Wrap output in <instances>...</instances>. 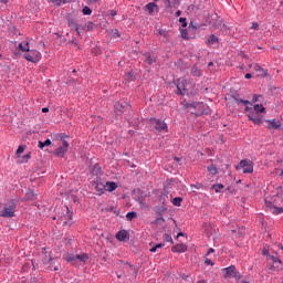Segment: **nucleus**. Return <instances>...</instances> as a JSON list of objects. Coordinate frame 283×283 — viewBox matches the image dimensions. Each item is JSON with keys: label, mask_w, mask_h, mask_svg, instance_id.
Segmentation results:
<instances>
[{"label": "nucleus", "mask_w": 283, "mask_h": 283, "mask_svg": "<svg viewBox=\"0 0 283 283\" xmlns=\"http://www.w3.org/2000/svg\"><path fill=\"white\" fill-rule=\"evenodd\" d=\"M218 41V36H216V34H211L207 40V45H214Z\"/></svg>", "instance_id": "24"}, {"label": "nucleus", "mask_w": 283, "mask_h": 283, "mask_svg": "<svg viewBox=\"0 0 283 283\" xmlns=\"http://www.w3.org/2000/svg\"><path fill=\"white\" fill-rule=\"evenodd\" d=\"M28 53L24 54V59L30 61L31 63H39L41 61V52L36 50L27 51Z\"/></svg>", "instance_id": "6"}, {"label": "nucleus", "mask_w": 283, "mask_h": 283, "mask_svg": "<svg viewBox=\"0 0 283 283\" xmlns=\"http://www.w3.org/2000/svg\"><path fill=\"white\" fill-rule=\"evenodd\" d=\"M208 171H209V174H211L212 176H217V174H218V168L216 167V165H210L209 167H208Z\"/></svg>", "instance_id": "29"}, {"label": "nucleus", "mask_w": 283, "mask_h": 283, "mask_svg": "<svg viewBox=\"0 0 283 283\" xmlns=\"http://www.w3.org/2000/svg\"><path fill=\"white\" fill-rule=\"evenodd\" d=\"M19 49L21 50V52H30V42H25L24 45L23 43H20Z\"/></svg>", "instance_id": "27"}, {"label": "nucleus", "mask_w": 283, "mask_h": 283, "mask_svg": "<svg viewBox=\"0 0 283 283\" xmlns=\"http://www.w3.org/2000/svg\"><path fill=\"white\" fill-rule=\"evenodd\" d=\"M192 76H202V71H200L198 67L193 66L191 70Z\"/></svg>", "instance_id": "30"}, {"label": "nucleus", "mask_w": 283, "mask_h": 283, "mask_svg": "<svg viewBox=\"0 0 283 283\" xmlns=\"http://www.w3.org/2000/svg\"><path fill=\"white\" fill-rule=\"evenodd\" d=\"M212 189L216 191V193H220L222 191V189H224V185L216 184L212 186Z\"/></svg>", "instance_id": "28"}, {"label": "nucleus", "mask_w": 283, "mask_h": 283, "mask_svg": "<svg viewBox=\"0 0 283 283\" xmlns=\"http://www.w3.org/2000/svg\"><path fill=\"white\" fill-rule=\"evenodd\" d=\"M111 17H116V11L112 10L111 11Z\"/></svg>", "instance_id": "56"}, {"label": "nucleus", "mask_w": 283, "mask_h": 283, "mask_svg": "<svg viewBox=\"0 0 283 283\" xmlns=\"http://www.w3.org/2000/svg\"><path fill=\"white\" fill-rule=\"evenodd\" d=\"M202 184L191 185V188L193 189H202Z\"/></svg>", "instance_id": "43"}, {"label": "nucleus", "mask_w": 283, "mask_h": 283, "mask_svg": "<svg viewBox=\"0 0 283 283\" xmlns=\"http://www.w3.org/2000/svg\"><path fill=\"white\" fill-rule=\"evenodd\" d=\"M180 14H182V11H181V10H178V11L175 13V17H180Z\"/></svg>", "instance_id": "53"}, {"label": "nucleus", "mask_w": 283, "mask_h": 283, "mask_svg": "<svg viewBox=\"0 0 283 283\" xmlns=\"http://www.w3.org/2000/svg\"><path fill=\"white\" fill-rule=\"evenodd\" d=\"M235 273V265H230L229 268L226 269V276L231 277Z\"/></svg>", "instance_id": "26"}, {"label": "nucleus", "mask_w": 283, "mask_h": 283, "mask_svg": "<svg viewBox=\"0 0 283 283\" xmlns=\"http://www.w3.org/2000/svg\"><path fill=\"white\" fill-rule=\"evenodd\" d=\"M188 247L185 243H178L171 248L172 253H186Z\"/></svg>", "instance_id": "11"}, {"label": "nucleus", "mask_w": 283, "mask_h": 283, "mask_svg": "<svg viewBox=\"0 0 283 283\" xmlns=\"http://www.w3.org/2000/svg\"><path fill=\"white\" fill-rule=\"evenodd\" d=\"M182 203V198L180 197H176L174 200H172V205L175 207H180V205Z\"/></svg>", "instance_id": "33"}, {"label": "nucleus", "mask_w": 283, "mask_h": 283, "mask_svg": "<svg viewBox=\"0 0 283 283\" xmlns=\"http://www.w3.org/2000/svg\"><path fill=\"white\" fill-rule=\"evenodd\" d=\"M23 151H25V146L20 145V146L18 147L15 154H17V156L19 157V156H21V154H23Z\"/></svg>", "instance_id": "35"}, {"label": "nucleus", "mask_w": 283, "mask_h": 283, "mask_svg": "<svg viewBox=\"0 0 283 283\" xmlns=\"http://www.w3.org/2000/svg\"><path fill=\"white\" fill-rule=\"evenodd\" d=\"M166 8H178L180 0H164Z\"/></svg>", "instance_id": "18"}, {"label": "nucleus", "mask_w": 283, "mask_h": 283, "mask_svg": "<svg viewBox=\"0 0 283 283\" xmlns=\"http://www.w3.org/2000/svg\"><path fill=\"white\" fill-rule=\"evenodd\" d=\"M179 23H181L184 28H187V18H180Z\"/></svg>", "instance_id": "41"}, {"label": "nucleus", "mask_w": 283, "mask_h": 283, "mask_svg": "<svg viewBox=\"0 0 283 283\" xmlns=\"http://www.w3.org/2000/svg\"><path fill=\"white\" fill-rule=\"evenodd\" d=\"M66 262H74L76 260V256L67 254L65 258Z\"/></svg>", "instance_id": "40"}, {"label": "nucleus", "mask_w": 283, "mask_h": 283, "mask_svg": "<svg viewBox=\"0 0 283 283\" xmlns=\"http://www.w3.org/2000/svg\"><path fill=\"white\" fill-rule=\"evenodd\" d=\"M122 275H123V273H120V274L117 273V277H122Z\"/></svg>", "instance_id": "63"}, {"label": "nucleus", "mask_w": 283, "mask_h": 283, "mask_svg": "<svg viewBox=\"0 0 283 283\" xmlns=\"http://www.w3.org/2000/svg\"><path fill=\"white\" fill-rule=\"evenodd\" d=\"M67 23H69V28H71V30H74L75 32H77V35L81 36V30H78V23H76V20L70 18L67 20Z\"/></svg>", "instance_id": "13"}, {"label": "nucleus", "mask_w": 283, "mask_h": 283, "mask_svg": "<svg viewBox=\"0 0 283 283\" xmlns=\"http://www.w3.org/2000/svg\"><path fill=\"white\" fill-rule=\"evenodd\" d=\"M253 67L255 72H259V76H261L262 78H265V76H269V73L266 72V70L260 66V64H254Z\"/></svg>", "instance_id": "15"}, {"label": "nucleus", "mask_w": 283, "mask_h": 283, "mask_svg": "<svg viewBox=\"0 0 283 283\" xmlns=\"http://www.w3.org/2000/svg\"><path fill=\"white\" fill-rule=\"evenodd\" d=\"M259 98H260V96H259V95H254V96H253V99H252V101H253V103H258Z\"/></svg>", "instance_id": "50"}, {"label": "nucleus", "mask_w": 283, "mask_h": 283, "mask_svg": "<svg viewBox=\"0 0 283 283\" xmlns=\"http://www.w3.org/2000/svg\"><path fill=\"white\" fill-rule=\"evenodd\" d=\"M254 114H262L264 112H266V108L262 105V104H255L254 105Z\"/></svg>", "instance_id": "20"}, {"label": "nucleus", "mask_w": 283, "mask_h": 283, "mask_svg": "<svg viewBox=\"0 0 283 283\" xmlns=\"http://www.w3.org/2000/svg\"><path fill=\"white\" fill-rule=\"evenodd\" d=\"M65 138H70V136L65 134L55 135V140H62L63 145L54 150V155L59 158H63L65 154H67V149H70V143L65 140Z\"/></svg>", "instance_id": "1"}, {"label": "nucleus", "mask_w": 283, "mask_h": 283, "mask_svg": "<svg viewBox=\"0 0 283 283\" xmlns=\"http://www.w3.org/2000/svg\"><path fill=\"white\" fill-rule=\"evenodd\" d=\"M279 249H281V251H283V245H282V244H279Z\"/></svg>", "instance_id": "61"}, {"label": "nucleus", "mask_w": 283, "mask_h": 283, "mask_svg": "<svg viewBox=\"0 0 283 283\" xmlns=\"http://www.w3.org/2000/svg\"><path fill=\"white\" fill-rule=\"evenodd\" d=\"M99 0H88V3H98Z\"/></svg>", "instance_id": "55"}, {"label": "nucleus", "mask_w": 283, "mask_h": 283, "mask_svg": "<svg viewBox=\"0 0 283 283\" xmlns=\"http://www.w3.org/2000/svg\"><path fill=\"white\" fill-rule=\"evenodd\" d=\"M251 109H253V108L245 106V112H251Z\"/></svg>", "instance_id": "59"}, {"label": "nucleus", "mask_w": 283, "mask_h": 283, "mask_svg": "<svg viewBox=\"0 0 283 283\" xmlns=\"http://www.w3.org/2000/svg\"><path fill=\"white\" fill-rule=\"evenodd\" d=\"M205 263L208 264V266H213V261H211V259H206Z\"/></svg>", "instance_id": "44"}, {"label": "nucleus", "mask_w": 283, "mask_h": 283, "mask_svg": "<svg viewBox=\"0 0 283 283\" xmlns=\"http://www.w3.org/2000/svg\"><path fill=\"white\" fill-rule=\"evenodd\" d=\"M252 30H260V24L258 22H253Z\"/></svg>", "instance_id": "42"}, {"label": "nucleus", "mask_w": 283, "mask_h": 283, "mask_svg": "<svg viewBox=\"0 0 283 283\" xmlns=\"http://www.w3.org/2000/svg\"><path fill=\"white\" fill-rule=\"evenodd\" d=\"M244 78H253V75L251 74V73H247L245 75H244Z\"/></svg>", "instance_id": "49"}, {"label": "nucleus", "mask_w": 283, "mask_h": 283, "mask_svg": "<svg viewBox=\"0 0 283 283\" xmlns=\"http://www.w3.org/2000/svg\"><path fill=\"white\" fill-rule=\"evenodd\" d=\"M266 123H269L268 128L270 129H280L282 127V123L276 119H268Z\"/></svg>", "instance_id": "14"}, {"label": "nucleus", "mask_w": 283, "mask_h": 283, "mask_svg": "<svg viewBox=\"0 0 283 283\" xmlns=\"http://www.w3.org/2000/svg\"><path fill=\"white\" fill-rule=\"evenodd\" d=\"M163 247H165L163 243H158L157 245L150 249V252L156 253V251H158V249H163Z\"/></svg>", "instance_id": "36"}, {"label": "nucleus", "mask_w": 283, "mask_h": 283, "mask_svg": "<svg viewBox=\"0 0 283 283\" xmlns=\"http://www.w3.org/2000/svg\"><path fill=\"white\" fill-rule=\"evenodd\" d=\"M95 169L97 170V174H98L99 176H103V170L101 169V167L95 166Z\"/></svg>", "instance_id": "47"}, {"label": "nucleus", "mask_w": 283, "mask_h": 283, "mask_svg": "<svg viewBox=\"0 0 283 283\" xmlns=\"http://www.w3.org/2000/svg\"><path fill=\"white\" fill-rule=\"evenodd\" d=\"M50 145H52V140L46 139L45 142H39L38 147L39 149H43L45 147H50Z\"/></svg>", "instance_id": "25"}, {"label": "nucleus", "mask_w": 283, "mask_h": 283, "mask_svg": "<svg viewBox=\"0 0 283 283\" xmlns=\"http://www.w3.org/2000/svg\"><path fill=\"white\" fill-rule=\"evenodd\" d=\"M54 261V259L52 256H49L48 260H44V264H50L49 269L51 271H59V265H55L53 269H52V262Z\"/></svg>", "instance_id": "21"}, {"label": "nucleus", "mask_w": 283, "mask_h": 283, "mask_svg": "<svg viewBox=\"0 0 283 283\" xmlns=\"http://www.w3.org/2000/svg\"><path fill=\"white\" fill-rule=\"evenodd\" d=\"M238 171H243V174H253V161L250 159H243L235 167Z\"/></svg>", "instance_id": "5"}, {"label": "nucleus", "mask_w": 283, "mask_h": 283, "mask_svg": "<svg viewBox=\"0 0 283 283\" xmlns=\"http://www.w3.org/2000/svg\"><path fill=\"white\" fill-rule=\"evenodd\" d=\"M265 209L273 216H280L283 213V207H277L269 201H265Z\"/></svg>", "instance_id": "8"}, {"label": "nucleus", "mask_w": 283, "mask_h": 283, "mask_svg": "<svg viewBox=\"0 0 283 283\" xmlns=\"http://www.w3.org/2000/svg\"><path fill=\"white\" fill-rule=\"evenodd\" d=\"M269 263V271L273 272V271H282L283 270V263L282 260H280V256H277V254L275 255H269V258L266 259Z\"/></svg>", "instance_id": "2"}, {"label": "nucleus", "mask_w": 283, "mask_h": 283, "mask_svg": "<svg viewBox=\"0 0 283 283\" xmlns=\"http://www.w3.org/2000/svg\"><path fill=\"white\" fill-rule=\"evenodd\" d=\"M105 191H116L118 189V185L114 181H107L105 185Z\"/></svg>", "instance_id": "17"}, {"label": "nucleus", "mask_w": 283, "mask_h": 283, "mask_svg": "<svg viewBox=\"0 0 283 283\" xmlns=\"http://www.w3.org/2000/svg\"><path fill=\"white\" fill-rule=\"evenodd\" d=\"M56 3L60 4V3H61V0H56Z\"/></svg>", "instance_id": "64"}, {"label": "nucleus", "mask_w": 283, "mask_h": 283, "mask_svg": "<svg viewBox=\"0 0 283 283\" xmlns=\"http://www.w3.org/2000/svg\"><path fill=\"white\" fill-rule=\"evenodd\" d=\"M190 85H191V82L189 80H177L176 81L177 94H179L180 96H185V94L189 92Z\"/></svg>", "instance_id": "4"}, {"label": "nucleus", "mask_w": 283, "mask_h": 283, "mask_svg": "<svg viewBox=\"0 0 283 283\" xmlns=\"http://www.w3.org/2000/svg\"><path fill=\"white\" fill-rule=\"evenodd\" d=\"M48 112H50V108H48V107H43V108H42V113H43V114H48Z\"/></svg>", "instance_id": "51"}, {"label": "nucleus", "mask_w": 283, "mask_h": 283, "mask_svg": "<svg viewBox=\"0 0 283 283\" xmlns=\"http://www.w3.org/2000/svg\"><path fill=\"white\" fill-rule=\"evenodd\" d=\"M93 187L96 190L97 196H103L105 193V185L103 182L94 181Z\"/></svg>", "instance_id": "9"}, {"label": "nucleus", "mask_w": 283, "mask_h": 283, "mask_svg": "<svg viewBox=\"0 0 283 283\" xmlns=\"http://www.w3.org/2000/svg\"><path fill=\"white\" fill-rule=\"evenodd\" d=\"M262 253H263V255H266L268 259H269V255H271V254H269V249H266V248H264V249L262 250Z\"/></svg>", "instance_id": "46"}, {"label": "nucleus", "mask_w": 283, "mask_h": 283, "mask_svg": "<svg viewBox=\"0 0 283 283\" xmlns=\"http://www.w3.org/2000/svg\"><path fill=\"white\" fill-rule=\"evenodd\" d=\"M114 34H115V36H117V38H120V32H118V30H116Z\"/></svg>", "instance_id": "54"}, {"label": "nucleus", "mask_w": 283, "mask_h": 283, "mask_svg": "<svg viewBox=\"0 0 283 283\" xmlns=\"http://www.w3.org/2000/svg\"><path fill=\"white\" fill-rule=\"evenodd\" d=\"M237 101V103H243V105H249V101H247V99H235Z\"/></svg>", "instance_id": "45"}, {"label": "nucleus", "mask_w": 283, "mask_h": 283, "mask_svg": "<svg viewBox=\"0 0 283 283\" xmlns=\"http://www.w3.org/2000/svg\"><path fill=\"white\" fill-rule=\"evenodd\" d=\"M67 218H69V220H72V212L67 213Z\"/></svg>", "instance_id": "58"}, {"label": "nucleus", "mask_w": 283, "mask_h": 283, "mask_svg": "<svg viewBox=\"0 0 283 283\" xmlns=\"http://www.w3.org/2000/svg\"><path fill=\"white\" fill-rule=\"evenodd\" d=\"M129 269L130 271H134V265H132V264H128V265H125V269Z\"/></svg>", "instance_id": "52"}, {"label": "nucleus", "mask_w": 283, "mask_h": 283, "mask_svg": "<svg viewBox=\"0 0 283 283\" xmlns=\"http://www.w3.org/2000/svg\"><path fill=\"white\" fill-rule=\"evenodd\" d=\"M248 118L249 120H252L254 125H262V117L258 116L255 113H249Z\"/></svg>", "instance_id": "12"}, {"label": "nucleus", "mask_w": 283, "mask_h": 283, "mask_svg": "<svg viewBox=\"0 0 283 283\" xmlns=\"http://www.w3.org/2000/svg\"><path fill=\"white\" fill-rule=\"evenodd\" d=\"M154 120H155V129H157V132H168L167 123L160 119H154Z\"/></svg>", "instance_id": "10"}, {"label": "nucleus", "mask_w": 283, "mask_h": 283, "mask_svg": "<svg viewBox=\"0 0 283 283\" xmlns=\"http://www.w3.org/2000/svg\"><path fill=\"white\" fill-rule=\"evenodd\" d=\"M180 33H181V36H182L184 39H189L187 29H181V30H180Z\"/></svg>", "instance_id": "39"}, {"label": "nucleus", "mask_w": 283, "mask_h": 283, "mask_svg": "<svg viewBox=\"0 0 283 283\" xmlns=\"http://www.w3.org/2000/svg\"><path fill=\"white\" fill-rule=\"evenodd\" d=\"M146 10H148L149 14H154V10H158V6H156L154 2H149L146 4Z\"/></svg>", "instance_id": "22"}, {"label": "nucleus", "mask_w": 283, "mask_h": 283, "mask_svg": "<svg viewBox=\"0 0 283 283\" xmlns=\"http://www.w3.org/2000/svg\"><path fill=\"white\" fill-rule=\"evenodd\" d=\"M129 107V103L125 101L116 102L114 105L115 114H117V116H123V114H125Z\"/></svg>", "instance_id": "7"}, {"label": "nucleus", "mask_w": 283, "mask_h": 283, "mask_svg": "<svg viewBox=\"0 0 283 283\" xmlns=\"http://www.w3.org/2000/svg\"><path fill=\"white\" fill-rule=\"evenodd\" d=\"M82 12L85 17H90V14H92V9H90V7H84Z\"/></svg>", "instance_id": "34"}, {"label": "nucleus", "mask_w": 283, "mask_h": 283, "mask_svg": "<svg viewBox=\"0 0 283 283\" xmlns=\"http://www.w3.org/2000/svg\"><path fill=\"white\" fill-rule=\"evenodd\" d=\"M138 214L136 212H128L126 214V220H128V222H132V220H134V218H136Z\"/></svg>", "instance_id": "32"}, {"label": "nucleus", "mask_w": 283, "mask_h": 283, "mask_svg": "<svg viewBox=\"0 0 283 283\" xmlns=\"http://www.w3.org/2000/svg\"><path fill=\"white\" fill-rule=\"evenodd\" d=\"M211 253H216V250L213 248H210L207 252V255H211Z\"/></svg>", "instance_id": "48"}, {"label": "nucleus", "mask_w": 283, "mask_h": 283, "mask_svg": "<svg viewBox=\"0 0 283 283\" xmlns=\"http://www.w3.org/2000/svg\"><path fill=\"white\" fill-rule=\"evenodd\" d=\"M127 235H129V233L126 230H122L116 233V239L119 242H125V240H127Z\"/></svg>", "instance_id": "16"}, {"label": "nucleus", "mask_w": 283, "mask_h": 283, "mask_svg": "<svg viewBox=\"0 0 283 283\" xmlns=\"http://www.w3.org/2000/svg\"><path fill=\"white\" fill-rule=\"evenodd\" d=\"M197 283H207V281L201 280V281H198Z\"/></svg>", "instance_id": "60"}, {"label": "nucleus", "mask_w": 283, "mask_h": 283, "mask_svg": "<svg viewBox=\"0 0 283 283\" xmlns=\"http://www.w3.org/2000/svg\"><path fill=\"white\" fill-rule=\"evenodd\" d=\"M145 63H147V65H153L156 62V57L151 56V53H145Z\"/></svg>", "instance_id": "19"}, {"label": "nucleus", "mask_w": 283, "mask_h": 283, "mask_svg": "<svg viewBox=\"0 0 283 283\" xmlns=\"http://www.w3.org/2000/svg\"><path fill=\"white\" fill-rule=\"evenodd\" d=\"M2 3H8V0H1Z\"/></svg>", "instance_id": "62"}, {"label": "nucleus", "mask_w": 283, "mask_h": 283, "mask_svg": "<svg viewBox=\"0 0 283 283\" xmlns=\"http://www.w3.org/2000/svg\"><path fill=\"white\" fill-rule=\"evenodd\" d=\"M30 158H32L31 153L24 155V156L22 157V160H21L20 163H28V160H30Z\"/></svg>", "instance_id": "38"}, {"label": "nucleus", "mask_w": 283, "mask_h": 283, "mask_svg": "<svg viewBox=\"0 0 283 283\" xmlns=\"http://www.w3.org/2000/svg\"><path fill=\"white\" fill-rule=\"evenodd\" d=\"M164 240L165 242H170V244H174V239L167 233L164 235Z\"/></svg>", "instance_id": "37"}, {"label": "nucleus", "mask_w": 283, "mask_h": 283, "mask_svg": "<svg viewBox=\"0 0 283 283\" xmlns=\"http://www.w3.org/2000/svg\"><path fill=\"white\" fill-rule=\"evenodd\" d=\"M94 29V22H87L84 27H83V30L85 32H90V30H93Z\"/></svg>", "instance_id": "31"}, {"label": "nucleus", "mask_w": 283, "mask_h": 283, "mask_svg": "<svg viewBox=\"0 0 283 283\" xmlns=\"http://www.w3.org/2000/svg\"><path fill=\"white\" fill-rule=\"evenodd\" d=\"M184 235H185V233L179 232V233L177 234V238H182Z\"/></svg>", "instance_id": "57"}, {"label": "nucleus", "mask_w": 283, "mask_h": 283, "mask_svg": "<svg viewBox=\"0 0 283 283\" xmlns=\"http://www.w3.org/2000/svg\"><path fill=\"white\" fill-rule=\"evenodd\" d=\"M17 211V202L9 201L4 205L3 210L1 211L2 218H14Z\"/></svg>", "instance_id": "3"}, {"label": "nucleus", "mask_w": 283, "mask_h": 283, "mask_svg": "<svg viewBox=\"0 0 283 283\" xmlns=\"http://www.w3.org/2000/svg\"><path fill=\"white\" fill-rule=\"evenodd\" d=\"M75 260H80V262H86L90 260V255H87V253H81L75 255Z\"/></svg>", "instance_id": "23"}]
</instances>
